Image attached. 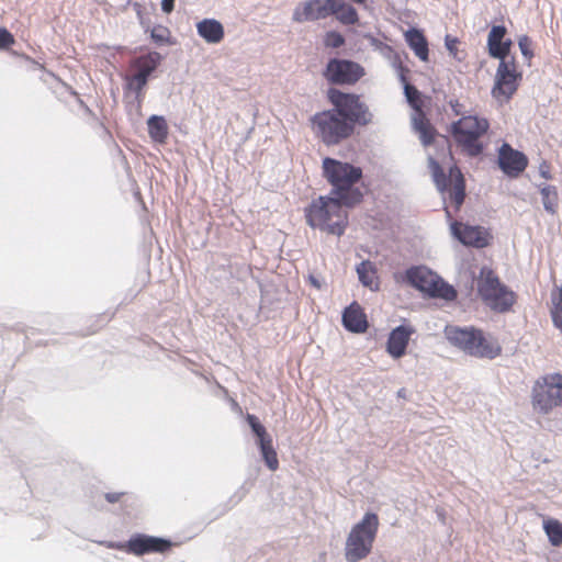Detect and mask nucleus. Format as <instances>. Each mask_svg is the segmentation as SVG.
Returning <instances> with one entry per match:
<instances>
[{
  "mask_svg": "<svg viewBox=\"0 0 562 562\" xmlns=\"http://www.w3.org/2000/svg\"><path fill=\"white\" fill-rule=\"evenodd\" d=\"M323 173L331 184V193L344 205L353 206L361 202L362 192L355 184L362 178V169L334 158L323 159Z\"/></svg>",
  "mask_w": 562,
  "mask_h": 562,
  "instance_id": "1",
  "label": "nucleus"
},
{
  "mask_svg": "<svg viewBox=\"0 0 562 562\" xmlns=\"http://www.w3.org/2000/svg\"><path fill=\"white\" fill-rule=\"evenodd\" d=\"M344 203L337 198L319 196L305 209L306 223L331 235L341 236L348 225Z\"/></svg>",
  "mask_w": 562,
  "mask_h": 562,
  "instance_id": "2",
  "label": "nucleus"
},
{
  "mask_svg": "<svg viewBox=\"0 0 562 562\" xmlns=\"http://www.w3.org/2000/svg\"><path fill=\"white\" fill-rule=\"evenodd\" d=\"M445 335L451 345L473 357L494 359L502 352L496 339L472 326H447Z\"/></svg>",
  "mask_w": 562,
  "mask_h": 562,
  "instance_id": "3",
  "label": "nucleus"
},
{
  "mask_svg": "<svg viewBox=\"0 0 562 562\" xmlns=\"http://www.w3.org/2000/svg\"><path fill=\"white\" fill-rule=\"evenodd\" d=\"M490 130V122L484 116L462 115L453 122L449 132L462 153L470 157H476L484 150V137Z\"/></svg>",
  "mask_w": 562,
  "mask_h": 562,
  "instance_id": "4",
  "label": "nucleus"
},
{
  "mask_svg": "<svg viewBox=\"0 0 562 562\" xmlns=\"http://www.w3.org/2000/svg\"><path fill=\"white\" fill-rule=\"evenodd\" d=\"M379 526L380 520L375 513H366L362 519L352 526L345 543L347 562H359L371 554Z\"/></svg>",
  "mask_w": 562,
  "mask_h": 562,
  "instance_id": "5",
  "label": "nucleus"
},
{
  "mask_svg": "<svg viewBox=\"0 0 562 562\" xmlns=\"http://www.w3.org/2000/svg\"><path fill=\"white\" fill-rule=\"evenodd\" d=\"M477 292L484 303L497 313L509 312L517 302V294L503 284L497 274L487 267L480 271Z\"/></svg>",
  "mask_w": 562,
  "mask_h": 562,
  "instance_id": "6",
  "label": "nucleus"
},
{
  "mask_svg": "<svg viewBox=\"0 0 562 562\" xmlns=\"http://www.w3.org/2000/svg\"><path fill=\"white\" fill-rule=\"evenodd\" d=\"M311 123L315 135L327 146L348 139L355 132L352 124L344 120L335 109L316 113Z\"/></svg>",
  "mask_w": 562,
  "mask_h": 562,
  "instance_id": "7",
  "label": "nucleus"
},
{
  "mask_svg": "<svg viewBox=\"0 0 562 562\" xmlns=\"http://www.w3.org/2000/svg\"><path fill=\"white\" fill-rule=\"evenodd\" d=\"M328 100L335 111L352 124L353 130L356 125L366 126L372 122L373 115L368 104L362 101L361 95L330 89Z\"/></svg>",
  "mask_w": 562,
  "mask_h": 562,
  "instance_id": "8",
  "label": "nucleus"
},
{
  "mask_svg": "<svg viewBox=\"0 0 562 562\" xmlns=\"http://www.w3.org/2000/svg\"><path fill=\"white\" fill-rule=\"evenodd\" d=\"M531 403L533 409L549 414L555 407H562V374L550 373L540 376L532 386Z\"/></svg>",
  "mask_w": 562,
  "mask_h": 562,
  "instance_id": "9",
  "label": "nucleus"
},
{
  "mask_svg": "<svg viewBox=\"0 0 562 562\" xmlns=\"http://www.w3.org/2000/svg\"><path fill=\"white\" fill-rule=\"evenodd\" d=\"M429 167L437 189L442 194L447 193L454 210L459 211L465 198V182L461 170L452 166L446 175L439 162L432 158L429 159Z\"/></svg>",
  "mask_w": 562,
  "mask_h": 562,
  "instance_id": "10",
  "label": "nucleus"
},
{
  "mask_svg": "<svg viewBox=\"0 0 562 562\" xmlns=\"http://www.w3.org/2000/svg\"><path fill=\"white\" fill-rule=\"evenodd\" d=\"M405 277L411 285L432 297H440L447 301H452L457 297V291L453 286L446 283L438 274L425 267L409 268Z\"/></svg>",
  "mask_w": 562,
  "mask_h": 562,
  "instance_id": "11",
  "label": "nucleus"
},
{
  "mask_svg": "<svg viewBox=\"0 0 562 562\" xmlns=\"http://www.w3.org/2000/svg\"><path fill=\"white\" fill-rule=\"evenodd\" d=\"M521 80L522 72L518 70V65L514 56L508 60L499 61L491 91L492 97L499 104L508 103L517 92Z\"/></svg>",
  "mask_w": 562,
  "mask_h": 562,
  "instance_id": "12",
  "label": "nucleus"
},
{
  "mask_svg": "<svg viewBox=\"0 0 562 562\" xmlns=\"http://www.w3.org/2000/svg\"><path fill=\"white\" fill-rule=\"evenodd\" d=\"M161 61V55L157 52H149L131 61V68L134 74L126 77L127 88L135 92L137 99V110L142 108L144 99V88L147 85L149 76L156 70Z\"/></svg>",
  "mask_w": 562,
  "mask_h": 562,
  "instance_id": "13",
  "label": "nucleus"
},
{
  "mask_svg": "<svg viewBox=\"0 0 562 562\" xmlns=\"http://www.w3.org/2000/svg\"><path fill=\"white\" fill-rule=\"evenodd\" d=\"M366 75L364 68L357 61L331 58L323 76L331 85L353 86Z\"/></svg>",
  "mask_w": 562,
  "mask_h": 562,
  "instance_id": "14",
  "label": "nucleus"
},
{
  "mask_svg": "<svg viewBox=\"0 0 562 562\" xmlns=\"http://www.w3.org/2000/svg\"><path fill=\"white\" fill-rule=\"evenodd\" d=\"M108 547L111 549L122 550L128 554L140 557L149 553H165L170 550L171 542L162 538L144 533H136L132 536L126 542H111L108 544Z\"/></svg>",
  "mask_w": 562,
  "mask_h": 562,
  "instance_id": "15",
  "label": "nucleus"
},
{
  "mask_svg": "<svg viewBox=\"0 0 562 562\" xmlns=\"http://www.w3.org/2000/svg\"><path fill=\"white\" fill-rule=\"evenodd\" d=\"M335 0H308L300 3L293 12V21L303 23L326 19L333 13Z\"/></svg>",
  "mask_w": 562,
  "mask_h": 562,
  "instance_id": "16",
  "label": "nucleus"
},
{
  "mask_svg": "<svg viewBox=\"0 0 562 562\" xmlns=\"http://www.w3.org/2000/svg\"><path fill=\"white\" fill-rule=\"evenodd\" d=\"M498 166L506 176L517 178L527 168L528 159L524 153L505 143L498 150Z\"/></svg>",
  "mask_w": 562,
  "mask_h": 562,
  "instance_id": "17",
  "label": "nucleus"
},
{
  "mask_svg": "<svg viewBox=\"0 0 562 562\" xmlns=\"http://www.w3.org/2000/svg\"><path fill=\"white\" fill-rule=\"evenodd\" d=\"M451 232L465 246L483 248L488 245L490 234L480 226H470L454 221L451 223Z\"/></svg>",
  "mask_w": 562,
  "mask_h": 562,
  "instance_id": "18",
  "label": "nucleus"
},
{
  "mask_svg": "<svg viewBox=\"0 0 562 562\" xmlns=\"http://www.w3.org/2000/svg\"><path fill=\"white\" fill-rule=\"evenodd\" d=\"M507 29L504 25L492 26L487 35L488 55L499 61L508 60L513 41L506 37Z\"/></svg>",
  "mask_w": 562,
  "mask_h": 562,
  "instance_id": "19",
  "label": "nucleus"
},
{
  "mask_svg": "<svg viewBox=\"0 0 562 562\" xmlns=\"http://www.w3.org/2000/svg\"><path fill=\"white\" fill-rule=\"evenodd\" d=\"M414 333L415 328L411 325H401L394 328L387 338V353L395 359L403 357L406 353L408 342Z\"/></svg>",
  "mask_w": 562,
  "mask_h": 562,
  "instance_id": "20",
  "label": "nucleus"
},
{
  "mask_svg": "<svg viewBox=\"0 0 562 562\" xmlns=\"http://www.w3.org/2000/svg\"><path fill=\"white\" fill-rule=\"evenodd\" d=\"M342 324L351 333L361 334L367 331L369 323L363 308L357 303H351L342 313Z\"/></svg>",
  "mask_w": 562,
  "mask_h": 562,
  "instance_id": "21",
  "label": "nucleus"
},
{
  "mask_svg": "<svg viewBox=\"0 0 562 562\" xmlns=\"http://www.w3.org/2000/svg\"><path fill=\"white\" fill-rule=\"evenodd\" d=\"M196 32L209 44H218L225 35L222 23L215 19H204L196 23Z\"/></svg>",
  "mask_w": 562,
  "mask_h": 562,
  "instance_id": "22",
  "label": "nucleus"
},
{
  "mask_svg": "<svg viewBox=\"0 0 562 562\" xmlns=\"http://www.w3.org/2000/svg\"><path fill=\"white\" fill-rule=\"evenodd\" d=\"M405 41L414 54L423 61L429 59L428 41L423 31L412 27L404 33Z\"/></svg>",
  "mask_w": 562,
  "mask_h": 562,
  "instance_id": "23",
  "label": "nucleus"
},
{
  "mask_svg": "<svg viewBox=\"0 0 562 562\" xmlns=\"http://www.w3.org/2000/svg\"><path fill=\"white\" fill-rule=\"evenodd\" d=\"M412 121L415 130L420 135L422 142L425 145L431 144L435 140L436 130L426 116V113L424 111L413 113Z\"/></svg>",
  "mask_w": 562,
  "mask_h": 562,
  "instance_id": "24",
  "label": "nucleus"
},
{
  "mask_svg": "<svg viewBox=\"0 0 562 562\" xmlns=\"http://www.w3.org/2000/svg\"><path fill=\"white\" fill-rule=\"evenodd\" d=\"M357 272H358L360 282L364 286L370 288L371 290H379L380 281H379V277H378V271H376L375 266L371 261H369V260L362 261L357 267Z\"/></svg>",
  "mask_w": 562,
  "mask_h": 562,
  "instance_id": "25",
  "label": "nucleus"
},
{
  "mask_svg": "<svg viewBox=\"0 0 562 562\" xmlns=\"http://www.w3.org/2000/svg\"><path fill=\"white\" fill-rule=\"evenodd\" d=\"M148 134L157 143L164 144L168 137V125L162 116L153 115L147 121Z\"/></svg>",
  "mask_w": 562,
  "mask_h": 562,
  "instance_id": "26",
  "label": "nucleus"
},
{
  "mask_svg": "<svg viewBox=\"0 0 562 562\" xmlns=\"http://www.w3.org/2000/svg\"><path fill=\"white\" fill-rule=\"evenodd\" d=\"M342 24H355L358 21V13L353 7L345 3L342 0H335L333 13Z\"/></svg>",
  "mask_w": 562,
  "mask_h": 562,
  "instance_id": "27",
  "label": "nucleus"
},
{
  "mask_svg": "<svg viewBox=\"0 0 562 562\" xmlns=\"http://www.w3.org/2000/svg\"><path fill=\"white\" fill-rule=\"evenodd\" d=\"M542 528L553 547L562 546V522L560 520L546 518L543 519Z\"/></svg>",
  "mask_w": 562,
  "mask_h": 562,
  "instance_id": "28",
  "label": "nucleus"
},
{
  "mask_svg": "<svg viewBox=\"0 0 562 562\" xmlns=\"http://www.w3.org/2000/svg\"><path fill=\"white\" fill-rule=\"evenodd\" d=\"M551 302L550 314L553 325L562 333V286L552 292Z\"/></svg>",
  "mask_w": 562,
  "mask_h": 562,
  "instance_id": "29",
  "label": "nucleus"
},
{
  "mask_svg": "<svg viewBox=\"0 0 562 562\" xmlns=\"http://www.w3.org/2000/svg\"><path fill=\"white\" fill-rule=\"evenodd\" d=\"M259 447H260V451H261L262 458H263L267 467L271 471L278 470L279 460H278L277 452L272 445V439L271 438L266 439L265 441L259 443Z\"/></svg>",
  "mask_w": 562,
  "mask_h": 562,
  "instance_id": "30",
  "label": "nucleus"
},
{
  "mask_svg": "<svg viewBox=\"0 0 562 562\" xmlns=\"http://www.w3.org/2000/svg\"><path fill=\"white\" fill-rule=\"evenodd\" d=\"M404 90L406 99L409 105L413 108L414 113L424 111L425 98L417 90V88L408 82H405Z\"/></svg>",
  "mask_w": 562,
  "mask_h": 562,
  "instance_id": "31",
  "label": "nucleus"
},
{
  "mask_svg": "<svg viewBox=\"0 0 562 562\" xmlns=\"http://www.w3.org/2000/svg\"><path fill=\"white\" fill-rule=\"evenodd\" d=\"M542 203L547 212L554 214L558 207V191L553 186H546L541 189Z\"/></svg>",
  "mask_w": 562,
  "mask_h": 562,
  "instance_id": "32",
  "label": "nucleus"
},
{
  "mask_svg": "<svg viewBox=\"0 0 562 562\" xmlns=\"http://www.w3.org/2000/svg\"><path fill=\"white\" fill-rule=\"evenodd\" d=\"M247 422L251 427L255 435L258 437V443L265 441L266 439H270L271 437L268 435L266 428L260 424L258 418L255 415H247Z\"/></svg>",
  "mask_w": 562,
  "mask_h": 562,
  "instance_id": "33",
  "label": "nucleus"
},
{
  "mask_svg": "<svg viewBox=\"0 0 562 562\" xmlns=\"http://www.w3.org/2000/svg\"><path fill=\"white\" fill-rule=\"evenodd\" d=\"M150 36L155 43L166 44L169 43L170 31L166 26L156 25L151 29Z\"/></svg>",
  "mask_w": 562,
  "mask_h": 562,
  "instance_id": "34",
  "label": "nucleus"
},
{
  "mask_svg": "<svg viewBox=\"0 0 562 562\" xmlns=\"http://www.w3.org/2000/svg\"><path fill=\"white\" fill-rule=\"evenodd\" d=\"M344 44L345 37L336 31H329L324 36V45L328 48H339Z\"/></svg>",
  "mask_w": 562,
  "mask_h": 562,
  "instance_id": "35",
  "label": "nucleus"
},
{
  "mask_svg": "<svg viewBox=\"0 0 562 562\" xmlns=\"http://www.w3.org/2000/svg\"><path fill=\"white\" fill-rule=\"evenodd\" d=\"M518 46L522 56L530 61L533 57L531 38L528 35H521L518 38Z\"/></svg>",
  "mask_w": 562,
  "mask_h": 562,
  "instance_id": "36",
  "label": "nucleus"
},
{
  "mask_svg": "<svg viewBox=\"0 0 562 562\" xmlns=\"http://www.w3.org/2000/svg\"><path fill=\"white\" fill-rule=\"evenodd\" d=\"M14 43V36L7 29L0 27V49L9 48Z\"/></svg>",
  "mask_w": 562,
  "mask_h": 562,
  "instance_id": "37",
  "label": "nucleus"
},
{
  "mask_svg": "<svg viewBox=\"0 0 562 562\" xmlns=\"http://www.w3.org/2000/svg\"><path fill=\"white\" fill-rule=\"evenodd\" d=\"M445 44H446V47L449 50V53L456 57L457 54H458V47L457 46L459 44V40L457 37H452L450 35H447L446 38H445Z\"/></svg>",
  "mask_w": 562,
  "mask_h": 562,
  "instance_id": "38",
  "label": "nucleus"
},
{
  "mask_svg": "<svg viewBox=\"0 0 562 562\" xmlns=\"http://www.w3.org/2000/svg\"><path fill=\"white\" fill-rule=\"evenodd\" d=\"M449 105L454 115H462L464 106L458 99H451Z\"/></svg>",
  "mask_w": 562,
  "mask_h": 562,
  "instance_id": "39",
  "label": "nucleus"
},
{
  "mask_svg": "<svg viewBox=\"0 0 562 562\" xmlns=\"http://www.w3.org/2000/svg\"><path fill=\"white\" fill-rule=\"evenodd\" d=\"M124 493H106L105 494V499L109 502V503H117L121 501V498L123 497Z\"/></svg>",
  "mask_w": 562,
  "mask_h": 562,
  "instance_id": "40",
  "label": "nucleus"
},
{
  "mask_svg": "<svg viewBox=\"0 0 562 562\" xmlns=\"http://www.w3.org/2000/svg\"><path fill=\"white\" fill-rule=\"evenodd\" d=\"M175 7V0H162L161 1V9L166 13H170L173 10Z\"/></svg>",
  "mask_w": 562,
  "mask_h": 562,
  "instance_id": "41",
  "label": "nucleus"
},
{
  "mask_svg": "<svg viewBox=\"0 0 562 562\" xmlns=\"http://www.w3.org/2000/svg\"><path fill=\"white\" fill-rule=\"evenodd\" d=\"M540 173H541V176H542L544 179H547V180H549V179H551V178H552V176H551V173H550V170H549V166H548L546 162L541 165V167H540Z\"/></svg>",
  "mask_w": 562,
  "mask_h": 562,
  "instance_id": "42",
  "label": "nucleus"
},
{
  "mask_svg": "<svg viewBox=\"0 0 562 562\" xmlns=\"http://www.w3.org/2000/svg\"><path fill=\"white\" fill-rule=\"evenodd\" d=\"M308 281H310L311 285L314 286L315 289L319 290L322 288L321 281L315 276L310 274Z\"/></svg>",
  "mask_w": 562,
  "mask_h": 562,
  "instance_id": "43",
  "label": "nucleus"
},
{
  "mask_svg": "<svg viewBox=\"0 0 562 562\" xmlns=\"http://www.w3.org/2000/svg\"><path fill=\"white\" fill-rule=\"evenodd\" d=\"M445 211H446L447 216H448L449 218H451L452 216H451V213H450L449 209H448V207H446V209H445Z\"/></svg>",
  "mask_w": 562,
  "mask_h": 562,
  "instance_id": "44",
  "label": "nucleus"
}]
</instances>
